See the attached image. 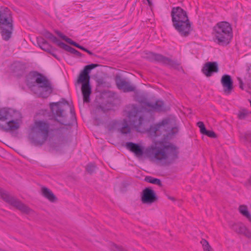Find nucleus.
Listing matches in <instances>:
<instances>
[{
  "label": "nucleus",
  "mask_w": 251,
  "mask_h": 251,
  "mask_svg": "<svg viewBox=\"0 0 251 251\" xmlns=\"http://www.w3.org/2000/svg\"><path fill=\"white\" fill-rule=\"evenodd\" d=\"M221 81L225 93L227 95L230 94L233 88L231 77L229 75H224L222 76Z\"/></svg>",
  "instance_id": "dca6fc26"
},
{
  "label": "nucleus",
  "mask_w": 251,
  "mask_h": 251,
  "mask_svg": "<svg viewBox=\"0 0 251 251\" xmlns=\"http://www.w3.org/2000/svg\"><path fill=\"white\" fill-rule=\"evenodd\" d=\"M171 14L175 29L181 36H188L192 29L186 12L180 7H173Z\"/></svg>",
  "instance_id": "f03ea898"
},
{
  "label": "nucleus",
  "mask_w": 251,
  "mask_h": 251,
  "mask_svg": "<svg viewBox=\"0 0 251 251\" xmlns=\"http://www.w3.org/2000/svg\"><path fill=\"white\" fill-rule=\"evenodd\" d=\"M212 35L213 41L218 45H228L232 38L230 25L226 22L217 23L213 27Z\"/></svg>",
  "instance_id": "20e7f679"
},
{
  "label": "nucleus",
  "mask_w": 251,
  "mask_h": 251,
  "mask_svg": "<svg viewBox=\"0 0 251 251\" xmlns=\"http://www.w3.org/2000/svg\"><path fill=\"white\" fill-rule=\"evenodd\" d=\"M119 127V130L123 134H127L130 132V127L129 126L126 120H124L123 121L118 123Z\"/></svg>",
  "instance_id": "aec40b11"
},
{
  "label": "nucleus",
  "mask_w": 251,
  "mask_h": 251,
  "mask_svg": "<svg viewBox=\"0 0 251 251\" xmlns=\"http://www.w3.org/2000/svg\"><path fill=\"white\" fill-rule=\"evenodd\" d=\"M0 196L6 202L16 208L22 212L29 214L32 210L16 198L8 195L6 192L0 189Z\"/></svg>",
  "instance_id": "9b49d317"
},
{
  "label": "nucleus",
  "mask_w": 251,
  "mask_h": 251,
  "mask_svg": "<svg viewBox=\"0 0 251 251\" xmlns=\"http://www.w3.org/2000/svg\"><path fill=\"white\" fill-rule=\"evenodd\" d=\"M68 40L69 41L68 42V43L72 45H73L78 48H79V47L80 46V45H79L78 44L75 43V42L73 41L72 39H68Z\"/></svg>",
  "instance_id": "c9c22d12"
},
{
  "label": "nucleus",
  "mask_w": 251,
  "mask_h": 251,
  "mask_svg": "<svg viewBox=\"0 0 251 251\" xmlns=\"http://www.w3.org/2000/svg\"><path fill=\"white\" fill-rule=\"evenodd\" d=\"M157 200L154 191L150 188H145L142 192L141 200L143 203L151 204Z\"/></svg>",
  "instance_id": "2eb2a0df"
},
{
  "label": "nucleus",
  "mask_w": 251,
  "mask_h": 251,
  "mask_svg": "<svg viewBox=\"0 0 251 251\" xmlns=\"http://www.w3.org/2000/svg\"><path fill=\"white\" fill-rule=\"evenodd\" d=\"M143 103L145 106L149 107L151 110H155L158 112L164 111L165 110L164 102L162 100H156L154 103H152L146 101V100H141L140 101Z\"/></svg>",
  "instance_id": "a211bd4d"
},
{
  "label": "nucleus",
  "mask_w": 251,
  "mask_h": 251,
  "mask_svg": "<svg viewBox=\"0 0 251 251\" xmlns=\"http://www.w3.org/2000/svg\"><path fill=\"white\" fill-rule=\"evenodd\" d=\"M234 230L237 232L241 234H246V232H249V230L246 227L242 224H239L235 225L234 226Z\"/></svg>",
  "instance_id": "393cba45"
},
{
  "label": "nucleus",
  "mask_w": 251,
  "mask_h": 251,
  "mask_svg": "<svg viewBox=\"0 0 251 251\" xmlns=\"http://www.w3.org/2000/svg\"><path fill=\"white\" fill-rule=\"evenodd\" d=\"M0 29L2 39L8 41L13 30L11 12L7 7H0Z\"/></svg>",
  "instance_id": "0eeeda50"
},
{
  "label": "nucleus",
  "mask_w": 251,
  "mask_h": 251,
  "mask_svg": "<svg viewBox=\"0 0 251 251\" xmlns=\"http://www.w3.org/2000/svg\"><path fill=\"white\" fill-rule=\"evenodd\" d=\"M58 46L60 47L61 48L64 49V50L73 54H75L76 56L81 57L82 56V54L81 53L75 49L74 48L66 45V44L63 43V42H59L58 43Z\"/></svg>",
  "instance_id": "412c9836"
},
{
  "label": "nucleus",
  "mask_w": 251,
  "mask_h": 251,
  "mask_svg": "<svg viewBox=\"0 0 251 251\" xmlns=\"http://www.w3.org/2000/svg\"><path fill=\"white\" fill-rule=\"evenodd\" d=\"M197 126L200 128V131L202 134L204 131H206V128L205 127L204 125L202 122H199L197 123Z\"/></svg>",
  "instance_id": "72a5a7b5"
},
{
  "label": "nucleus",
  "mask_w": 251,
  "mask_h": 251,
  "mask_svg": "<svg viewBox=\"0 0 251 251\" xmlns=\"http://www.w3.org/2000/svg\"><path fill=\"white\" fill-rule=\"evenodd\" d=\"M238 81H239V84H240V88L241 89H243V82L241 79V78L240 77H238L237 78Z\"/></svg>",
  "instance_id": "4c0bfd02"
},
{
  "label": "nucleus",
  "mask_w": 251,
  "mask_h": 251,
  "mask_svg": "<svg viewBox=\"0 0 251 251\" xmlns=\"http://www.w3.org/2000/svg\"><path fill=\"white\" fill-rule=\"evenodd\" d=\"M44 35L46 38L49 39L50 40H51L53 42L55 43L58 46V43L59 42H61L56 37H55L53 34H52L51 33H50L48 31H46Z\"/></svg>",
  "instance_id": "c85d7f7f"
},
{
  "label": "nucleus",
  "mask_w": 251,
  "mask_h": 251,
  "mask_svg": "<svg viewBox=\"0 0 251 251\" xmlns=\"http://www.w3.org/2000/svg\"><path fill=\"white\" fill-rule=\"evenodd\" d=\"M115 80L117 88L123 91L124 92H129L134 91L135 89L130 82L123 78L121 75H117L115 77Z\"/></svg>",
  "instance_id": "4468645a"
},
{
  "label": "nucleus",
  "mask_w": 251,
  "mask_h": 251,
  "mask_svg": "<svg viewBox=\"0 0 251 251\" xmlns=\"http://www.w3.org/2000/svg\"><path fill=\"white\" fill-rule=\"evenodd\" d=\"M50 105L56 120L61 124L65 126H70L72 124L70 122H67L65 119L66 112L68 110L70 111L73 120L75 119L73 108L65 99H62V100L59 102L50 103Z\"/></svg>",
  "instance_id": "423d86ee"
},
{
  "label": "nucleus",
  "mask_w": 251,
  "mask_h": 251,
  "mask_svg": "<svg viewBox=\"0 0 251 251\" xmlns=\"http://www.w3.org/2000/svg\"><path fill=\"white\" fill-rule=\"evenodd\" d=\"M249 112L246 109H243L238 114V118L240 119H244L249 114Z\"/></svg>",
  "instance_id": "2f4dec72"
},
{
  "label": "nucleus",
  "mask_w": 251,
  "mask_h": 251,
  "mask_svg": "<svg viewBox=\"0 0 251 251\" xmlns=\"http://www.w3.org/2000/svg\"><path fill=\"white\" fill-rule=\"evenodd\" d=\"M50 142V146L56 150H58L63 143V141L58 138H54Z\"/></svg>",
  "instance_id": "b1692460"
},
{
  "label": "nucleus",
  "mask_w": 251,
  "mask_h": 251,
  "mask_svg": "<svg viewBox=\"0 0 251 251\" xmlns=\"http://www.w3.org/2000/svg\"><path fill=\"white\" fill-rule=\"evenodd\" d=\"M202 134L206 135L211 138H215L216 137L215 133L212 130H207L206 129V131H204Z\"/></svg>",
  "instance_id": "473e14b6"
},
{
  "label": "nucleus",
  "mask_w": 251,
  "mask_h": 251,
  "mask_svg": "<svg viewBox=\"0 0 251 251\" xmlns=\"http://www.w3.org/2000/svg\"><path fill=\"white\" fill-rule=\"evenodd\" d=\"M218 70V65L216 62L206 63L202 69L203 73L207 77L211 76L214 73H217Z\"/></svg>",
  "instance_id": "f3484780"
},
{
  "label": "nucleus",
  "mask_w": 251,
  "mask_h": 251,
  "mask_svg": "<svg viewBox=\"0 0 251 251\" xmlns=\"http://www.w3.org/2000/svg\"><path fill=\"white\" fill-rule=\"evenodd\" d=\"M113 246H114V248H113V250H115V251H125L124 250V249H121L118 247H117L116 245L114 244L113 245Z\"/></svg>",
  "instance_id": "e433bc0d"
},
{
  "label": "nucleus",
  "mask_w": 251,
  "mask_h": 251,
  "mask_svg": "<svg viewBox=\"0 0 251 251\" xmlns=\"http://www.w3.org/2000/svg\"><path fill=\"white\" fill-rule=\"evenodd\" d=\"M39 74L37 72H34L32 74L29 75L27 79V85L34 92L37 87L35 78L37 77V75H39Z\"/></svg>",
  "instance_id": "6ab92c4d"
},
{
  "label": "nucleus",
  "mask_w": 251,
  "mask_h": 251,
  "mask_svg": "<svg viewBox=\"0 0 251 251\" xmlns=\"http://www.w3.org/2000/svg\"><path fill=\"white\" fill-rule=\"evenodd\" d=\"M96 168V165L93 163L88 164L86 167V170L89 174L93 173L95 172Z\"/></svg>",
  "instance_id": "7c9ffc66"
},
{
  "label": "nucleus",
  "mask_w": 251,
  "mask_h": 251,
  "mask_svg": "<svg viewBox=\"0 0 251 251\" xmlns=\"http://www.w3.org/2000/svg\"><path fill=\"white\" fill-rule=\"evenodd\" d=\"M141 109L134 105L128 112V117L131 124L135 128H138L142 124L144 118L141 114Z\"/></svg>",
  "instance_id": "ddd939ff"
},
{
  "label": "nucleus",
  "mask_w": 251,
  "mask_h": 251,
  "mask_svg": "<svg viewBox=\"0 0 251 251\" xmlns=\"http://www.w3.org/2000/svg\"><path fill=\"white\" fill-rule=\"evenodd\" d=\"M97 64H91L86 65L81 72L77 79L78 83L82 84L81 91L84 102H89L90 96L91 94V88L90 85V77L89 75L91 70L98 66Z\"/></svg>",
  "instance_id": "6e6552de"
},
{
  "label": "nucleus",
  "mask_w": 251,
  "mask_h": 251,
  "mask_svg": "<svg viewBox=\"0 0 251 251\" xmlns=\"http://www.w3.org/2000/svg\"><path fill=\"white\" fill-rule=\"evenodd\" d=\"M79 49H81V50H84V51L86 50V48H84L83 47L80 46L79 47Z\"/></svg>",
  "instance_id": "a19ab883"
},
{
  "label": "nucleus",
  "mask_w": 251,
  "mask_h": 251,
  "mask_svg": "<svg viewBox=\"0 0 251 251\" xmlns=\"http://www.w3.org/2000/svg\"><path fill=\"white\" fill-rule=\"evenodd\" d=\"M249 220L251 222V218Z\"/></svg>",
  "instance_id": "49530a36"
},
{
  "label": "nucleus",
  "mask_w": 251,
  "mask_h": 251,
  "mask_svg": "<svg viewBox=\"0 0 251 251\" xmlns=\"http://www.w3.org/2000/svg\"><path fill=\"white\" fill-rule=\"evenodd\" d=\"M240 138L244 143H251V132H247L244 133H241Z\"/></svg>",
  "instance_id": "bb28decb"
},
{
  "label": "nucleus",
  "mask_w": 251,
  "mask_h": 251,
  "mask_svg": "<svg viewBox=\"0 0 251 251\" xmlns=\"http://www.w3.org/2000/svg\"><path fill=\"white\" fill-rule=\"evenodd\" d=\"M147 0L149 4L150 5H151V1L150 0Z\"/></svg>",
  "instance_id": "79ce46f5"
},
{
  "label": "nucleus",
  "mask_w": 251,
  "mask_h": 251,
  "mask_svg": "<svg viewBox=\"0 0 251 251\" xmlns=\"http://www.w3.org/2000/svg\"><path fill=\"white\" fill-rule=\"evenodd\" d=\"M37 87L34 93L42 98H47L52 92V88L49 80L41 74L35 78Z\"/></svg>",
  "instance_id": "9d476101"
},
{
  "label": "nucleus",
  "mask_w": 251,
  "mask_h": 251,
  "mask_svg": "<svg viewBox=\"0 0 251 251\" xmlns=\"http://www.w3.org/2000/svg\"><path fill=\"white\" fill-rule=\"evenodd\" d=\"M201 244L202 245L204 251H212V248L209 245L208 242L205 239H202L201 241Z\"/></svg>",
  "instance_id": "c756f323"
},
{
  "label": "nucleus",
  "mask_w": 251,
  "mask_h": 251,
  "mask_svg": "<svg viewBox=\"0 0 251 251\" xmlns=\"http://www.w3.org/2000/svg\"><path fill=\"white\" fill-rule=\"evenodd\" d=\"M20 113L11 108L0 109V128L6 132H13L20 127Z\"/></svg>",
  "instance_id": "7ed1b4c3"
},
{
  "label": "nucleus",
  "mask_w": 251,
  "mask_h": 251,
  "mask_svg": "<svg viewBox=\"0 0 251 251\" xmlns=\"http://www.w3.org/2000/svg\"><path fill=\"white\" fill-rule=\"evenodd\" d=\"M85 51L87 52L88 54H89L90 55L93 54V53L90 50H87V49H86V50Z\"/></svg>",
  "instance_id": "ea45409f"
},
{
  "label": "nucleus",
  "mask_w": 251,
  "mask_h": 251,
  "mask_svg": "<svg viewBox=\"0 0 251 251\" xmlns=\"http://www.w3.org/2000/svg\"><path fill=\"white\" fill-rule=\"evenodd\" d=\"M126 148L138 157L144 154L151 160L158 162L172 163L178 158V148L173 143L164 141H156L144 151L138 144L126 142Z\"/></svg>",
  "instance_id": "f257e3e1"
},
{
  "label": "nucleus",
  "mask_w": 251,
  "mask_h": 251,
  "mask_svg": "<svg viewBox=\"0 0 251 251\" xmlns=\"http://www.w3.org/2000/svg\"><path fill=\"white\" fill-rule=\"evenodd\" d=\"M147 0L149 4L150 5H151V1L150 0Z\"/></svg>",
  "instance_id": "c03bdc74"
},
{
  "label": "nucleus",
  "mask_w": 251,
  "mask_h": 251,
  "mask_svg": "<svg viewBox=\"0 0 251 251\" xmlns=\"http://www.w3.org/2000/svg\"><path fill=\"white\" fill-rule=\"evenodd\" d=\"M174 122L169 119L163 120L159 123L151 126L149 132L151 135L157 137L163 134L164 138H171L178 132L177 126H174Z\"/></svg>",
  "instance_id": "39448f33"
},
{
  "label": "nucleus",
  "mask_w": 251,
  "mask_h": 251,
  "mask_svg": "<svg viewBox=\"0 0 251 251\" xmlns=\"http://www.w3.org/2000/svg\"><path fill=\"white\" fill-rule=\"evenodd\" d=\"M147 0L149 4L150 5H151V1L150 0Z\"/></svg>",
  "instance_id": "37998d69"
},
{
  "label": "nucleus",
  "mask_w": 251,
  "mask_h": 251,
  "mask_svg": "<svg viewBox=\"0 0 251 251\" xmlns=\"http://www.w3.org/2000/svg\"><path fill=\"white\" fill-rule=\"evenodd\" d=\"M145 180L148 182L156 184L159 186L161 185V182L159 179L154 178L151 176H146L145 178Z\"/></svg>",
  "instance_id": "cd10ccee"
},
{
  "label": "nucleus",
  "mask_w": 251,
  "mask_h": 251,
  "mask_svg": "<svg viewBox=\"0 0 251 251\" xmlns=\"http://www.w3.org/2000/svg\"><path fill=\"white\" fill-rule=\"evenodd\" d=\"M37 43L39 46L43 50H45L46 51H50V46L47 42V41L42 38H37Z\"/></svg>",
  "instance_id": "5701e85b"
},
{
  "label": "nucleus",
  "mask_w": 251,
  "mask_h": 251,
  "mask_svg": "<svg viewBox=\"0 0 251 251\" xmlns=\"http://www.w3.org/2000/svg\"><path fill=\"white\" fill-rule=\"evenodd\" d=\"M247 236H248V237H251V233L249 231V232H246V233L245 234Z\"/></svg>",
  "instance_id": "58836bf2"
},
{
  "label": "nucleus",
  "mask_w": 251,
  "mask_h": 251,
  "mask_svg": "<svg viewBox=\"0 0 251 251\" xmlns=\"http://www.w3.org/2000/svg\"><path fill=\"white\" fill-rule=\"evenodd\" d=\"M55 33L61 38H62L63 40L65 41L66 42L68 43L69 41L68 39H70V38L67 37L66 36L64 35L61 32L59 31H55Z\"/></svg>",
  "instance_id": "f704fd0d"
},
{
  "label": "nucleus",
  "mask_w": 251,
  "mask_h": 251,
  "mask_svg": "<svg viewBox=\"0 0 251 251\" xmlns=\"http://www.w3.org/2000/svg\"><path fill=\"white\" fill-rule=\"evenodd\" d=\"M49 125L43 121L35 123L31 141L36 146L41 145L47 140L49 133Z\"/></svg>",
  "instance_id": "1a4fd4ad"
},
{
  "label": "nucleus",
  "mask_w": 251,
  "mask_h": 251,
  "mask_svg": "<svg viewBox=\"0 0 251 251\" xmlns=\"http://www.w3.org/2000/svg\"><path fill=\"white\" fill-rule=\"evenodd\" d=\"M250 69H251L250 67L248 66V68L247 69V71H248V73H249Z\"/></svg>",
  "instance_id": "a18cd8bd"
},
{
  "label": "nucleus",
  "mask_w": 251,
  "mask_h": 251,
  "mask_svg": "<svg viewBox=\"0 0 251 251\" xmlns=\"http://www.w3.org/2000/svg\"><path fill=\"white\" fill-rule=\"evenodd\" d=\"M239 212L245 217L247 218L248 220L251 218V215L248 210L247 206L245 205H240L239 207Z\"/></svg>",
  "instance_id": "a878e982"
},
{
  "label": "nucleus",
  "mask_w": 251,
  "mask_h": 251,
  "mask_svg": "<svg viewBox=\"0 0 251 251\" xmlns=\"http://www.w3.org/2000/svg\"><path fill=\"white\" fill-rule=\"evenodd\" d=\"M42 194L51 202L54 201L56 199L53 193L46 187H43L42 188Z\"/></svg>",
  "instance_id": "4be33fe9"
},
{
  "label": "nucleus",
  "mask_w": 251,
  "mask_h": 251,
  "mask_svg": "<svg viewBox=\"0 0 251 251\" xmlns=\"http://www.w3.org/2000/svg\"><path fill=\"white\" fill-rule=\"evenodd\" d=\"M145 57L151 61H156L171 67H175L179 65L178 62L176 60H173L161 54L152 52L146 53V56Z\"/></svg>",
  "instance_id": "f8f14e48"
}]
</instances>
